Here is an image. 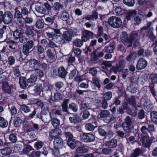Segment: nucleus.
I'll use <instances>...</instances> for the list:
<instances>
[{
  "mask_svg": "<svg viewBox=\"0 0 157 157\" xmlns=\"http://www.w3.org/2000/svg\"><path fill=\"white\" fill-rule=\"evenodd\" d=\"M88 149L87 147L84 146H79L76 149L77 152L79 154L86 153L88 151Z\"/></svg>",
  "mask_w": 157,
  "mask_h": 157,
  "instance_id": "27",
  "label": "nucleus"
},
{
  "mask_svg": "<svg viewBox=\"0 0 157 157\" xmlns=\"http://www.w3.org/2000/svg\"><path fill=\"white\" fill-rule=\"evenodd\" d=\"M136 53L134 52L131 53L126 58L127 61L131 62L134 60L136 57Z\"/></svg>",
  "mask_w": 157,
  "mask_h": 157,
  "instance_id": "36",
  "label": "nucleus"
},
{
  "mask_svg": "<svg viewBox=\"0 0 157 157\" xmlns=\"http://www.w3.org/2000/svg\"><path fill=\"white\" fill-rule=\"evenodd\" d=\"M40 67V64L38 61L35 59L30 60V67L35 70H38Z\"/></svg>",
  "mask_w": 157,
  "mask_h": 157,
  "instance_id": "18",
  "label": "nucleus"
},
{
  "mask_svg": "<svg viewBox=\"0 0 157 157\" xmlns=\"http://www.w3.org/2000/svg\"><path fill=\"white\" fill-rule=\"evenodd\" d=\"M103 127H99L98 128V132L99 134L102 136H105L107 135V132L105 131Z\"/></svg>",
  "mask_w": 157,
  "mask_h": 157,
  "instance_id": "56",
  "label": "nucleus"
},
{
  "mask_svg": "<svg viewBox=\"0 0 157 157\" xmlns=\"http://www.w3.org/2000/svg\"><path fill=\"white\" fill-rule=\"evenodd\" d=\"M99 62L100 63H101V64L107 67H110L112 66V63L110 61H102L101 60H99Z\"/></svg>",
  "mask_w": 157,
  "mask_h": 157,
  "instance_id": "57",
  "label": "nucleus"
},
{
  "mask_svg": "<svg viewBox=\"0 0 157 157\" xmlns=\"http://www.w3.org/2000/svg\"><path fill=\"white\" fill-rule=\"evenodd\" d=\"M142 126L140 128V131L142 134L143 135H146L148 132L147 128V123H142Z\"/></svg>",
  "mask_w": 157,
  "mask_h": 157,
  "instance_id": "29",
  "label": "nucleus"
},
{
  "mask_svg": "<svg viewBox=\"0 0 157 157\" xmlns=\"http://www.w3.org/2000/svg\"><path fill=\"white\" fill-rule=\"evenodd\" d=\"M141 103L143 104L144 109L147 111L151 110L152 108L151 105L150 104V101L148 98L147 96L144 95L141 99Z\"/></svg>",
  "mask_w": 157,
  "mask_h": 157,
  "instance_id": "4",
  "label": "nucleus"
},
{
  "mask_svg": "<svg viewBox=\"0 0 157 157\" xmlns=\"http://www.w3.org/2000/svg\"><path fill=\"white\" fill-rule=\"evenodd\" d=\"M36 26L38 29H42L44 27V24L41 20H38L36 23Z\"/></svg>",
  "mask_w": 157,
  "mask_h": 157,
  "instance_id": "61",
  "label": "nucleus"
},
{
  "mask_svg": "<svg viewBox=\"0 0 157 157\" xmlns=\"http://www.w3.org/2000/svg\"><path fill=\"white\" fill-rule=\"evenodd\" d=\"M100 117L101 118H104L103 121L106 123H109L111 121L110 117V113L107 110H105L101 111L99 114Z\"/></svg>",
  "mask_w": 157,
  "mask_h": 157,
  "instance_id": "7",
  "label": "nucleus"
},
{
  "mask_svg": "<svg viewBox=\"0 0 157 157\" xmlns=\"http://www.w3.org/2000/svg\"><path fill=\"white\" fill-rule=\"evenodd\" d=\"M10 140L12 143H15L17 140V136L13 134H10L9 136Z\"/></svg>",
  "mask_w": 157,
  "mask_h": 157,
  "instance_id": "60",
  "label": "nucleus"
},
{
  "mask_svg": "<svg viewBox=\"0 0 157 157\" xmlns=\"http://www.w3.org/2000/svg\"><path fill=\"white\" fill-rule=\"evenodd\" d=\"M54 41H55L56 42L61 44H64L66 43L64 38H63L61 36H58V35H57Z\"/></svg>",
  "mask_w": 157,
  "mask_h": 157,
  "instance_id": "40",
  "label": "nucleus"
},
{
  "mask_svg": "<svg viewBox=\"0 0 157 157\" xmlns=\"http://www.w3.org/2000/svg\"><path fill=\"white\" fill-rule=\"evenodd\" d=\"M94 35V34L92 32L87 30H84L82 33V40L84 42H86L89 38H91Z\"/></svg>",
  "mask_w": 157,
  "mask_h": 157,
  "instance_id": "9",
  "label": "nucleus"
},
{
  "mask_svg": "<svg viewBox=\"0 0 157 157\" xmlns=\"http://www.w3.org/2000/svg\"><path fill=\"white\" fill-rule=\"evenodd\" d=\"M108 21L110 26L114 29L120 28L122 24L121 19L119 17L114 16L109 17Z\"/></svg>",
  "mask_w": 157,
  "mask_h": 157,
  "instance_id": "1",
  "label": "nucleus"
},
{
  "mask_svg": "<svg viewBox=\"0 0 157 157\" xmlns=\"http://www.w3.org/2000/svg\"><path fill=\"white\" fill-rule=\"evenodd\" d=\"M98 18V12L94 10L92 11L91 15L87 16L86 17L85 19L87 20L94 21L97 20Z\"/></svg>",
  "mask_w": 157,
  "mask_h": 157,
  "instance_id": "19",
  "label": "nucleus"
},
{
  "mask_svg": "<svg viewBox=\"0 0 157 157\" xmlns=\"http://www.w3.org/2000/svg\"><path fill=\"white\" fill-rule=\"evenodd\" d=\"M149 29L150 30L148 31L147 36L151 41H153L155 40L156 37L151 31V29H153V28L151 27Z\"/></svg>",
  "mask_w": 157,
  "mask_h": 157,
  "instance_id": "35",
  "label": "nucleus"
},
{
  "mask_svg": "<svg viewBox=\"0 0 157 157\" xmlns=\"http://www.w3.org/2000/svg\"><path fill=\"white\" fill-rule=\"evenodd\" d=\"M0 82L2 84V89L5 92L8 94L11 93L13 89V86L9 85L6 82V77L3 75L0 76Z\"/></svg>",
  "mask_w": 157,
  "mask_h": 157,
  "instance_id": "2",
  "label": "nucleus"
},
{
  "mask_svg": "<svg viewBox=\"0 0 157 157\" xmlns=\"http://www.w3.org/2000/svg\"><path fill=\"white\" fill-rule=\"evenodd\" d=\"M61 130L59 128H56L52 130L49 133V136L51 137H55L60 135L61 133Z\"/></svg>",
  "mask_w": 157,
  "mask_h": 157,
  "instance_id": "20",
  "label": "nucleus"
},
{
  "mask_svg": "<svg viewBox=\"0 0 157 157\" xmlns=\"http://www.w3.org/2000/svg\"><path fill=\"white\" fill-rule=\"evenodd\" d=\"M82 140L84 142H90L93 141L95 139V137L90 134H83L82 137Z\"/></svg>",
  "mask_w": 157,
  "mask_h": 157,
  "instance_id": "13",
  "label": "nucleus"
},
{
  "mask_svg": "<svg viewBox=\"0 0 157 157\" xmlns=\"http://www.w3.org/2000/svg\"><path fill=\"white\" fill-rule=\"evenodd\" d=\"M43 6L48 12L51 10L52 9V6L49 5L48 1H47L44 3Z\"/></svg>",
  "mask_w": 157,
  "mask_h": 157,
  "instance_id": "62",
  "label": "nucleus"
},
{
  "mask_svg": "<svg viewBox=\"0 0 157 157\" xmlns=\"http://www.w3.org/2000/svg\"><path fill=\"white\" fill-rule=\"evenodd\" d=\"M151 121L154 123L157 124V111H155L150 113Z\"/></svg>",
  "mask_w": 157,
  "mask_h": 157,
  "instance_id": "31",
  "label": "nucleus"
},
{
  "mask_svg": "<svg viewBox=\"0 0 157 157\" xmlns=\"http://www.w3.org/2000/svg\"><path fill=\"white\" fill-rule=\"evenodd\" d=\"M52 125L54 127H57L60 124V121L56 118H53L51 120Z\"/></svg>",
  "mask_w": 157,
  "mask_h": 157,
  "instance_id": "54",
  "label": "nucleus"
},
{
  "mask_svg": "<svg viewBox=\"0 0 157 157\" xmlns=\"http://www.w3.org/2000/svg\"><path fill=\"white\" fill-rule=\"evenodd\" d=\"M67 142L68 145L71 148L73 149L75 147L76 144L75 139H73L70 140H67Z\"/></svg>",
  "mask_w": 157,
  "mask_h": 157,
  "instance_id": "34",
  "label": "nucleus"
},
{
  "mask_svg": "<svg viewBox=\"0 0 157 157\" xmlns=\"http://www.w3.org/2000/svg\"><path fill=\"white\" fill-rule=\"evenodd\" d=\"M65 136L67 140H70L74 138L73 135L71 132H65L64 133Z\"/></svg>",
  "mask_w": 157,
  "mask_h": 157,
  "instance_id": "59",
  "label": "nucleus"
},
{
  "mask_svg": "<svg viewBox=\"0 0 157 157\" xmlns=\"http://www.w3.org/2000/svg\"><path fill=\"white\" fill-rule=\"evenodd\" d=\"M63 36L65 41H70L72 40V35L68 31L64 32Z\"/></svg>",
  "mask_w": 157,
  "mask_h": 157,
  "instance_id": "23",
  "label": "nucleus"
},
{
  "mask_svg": "<svg viewBox=\"0 0 157 157\" xmlns=\"http://www.w3.org/2000/svg\"><path fill=\"white\" fill-rule=\"evenodd\" d=\"M23 31L21 28H19L15 31L13 33V36L15 40L19 39L23 36Z\"/></svg>",
  "mask_w": 157,
  "mask_h": 157,
  "instance_id": "17",
  "label": "nucleus"
},
{
  "mask_svg": "<svg viewBox=\"0 0 157 157\" xmlns=\"http://www.w3.org/2000/svg\"><path fill=\"white\" fill-rule=\"evenodd\" d=\"M42 86L40 84L37 85L33 90V94H39L41 90Z\"/></svg>",
  "mask_w": 157,
  "mask_h": 157,
  "instance_id": "42",
  "label": "nucleus"
},
{
  "mask_svg": "<svg viewBox=\"0 0 157 157\" xmlns=\"http://www.w3.org/2000/svg\"><path fill=\"white\" fill-rule=\"evenodd\" d=\"M50 29V28H48L46 30V34L47 36L49 39H52V40H55L57 35H60L62 34L61 31H63V30L64 29V28H62L60 29H58L52 28V29L53 31L50 32L49 29Z\"/></svg>",
  "mask_w": 157,
  "mask_h": 157,
  "instance_id": "3",
  "label": "nucleus"
},
{
  "mask_svg": "<svg viewBox=\"0 0 157 157\" xmlns=\"http://www.w3.org/2000/svg\"><path fill=\"white\" fill-rule=\"evenodd\" d=\"M131 125L126 123H123L122 126L124 131L126 133H129L131 130Z\"/></svg>",
  "mask_w": 157,
  "mask_h": 157,
  "instance_id": "32",
  "label": "nucleus"
},
{
  "mask_svg": "<svg viewBox=\"0 0 157 157\" xmlns=\"http://www.w3.org/2000/svg\"><path fill=\"white\" fill-rule=\"evenodd\" d=\"M132 154L135 157H138L139 155H142L143 152L142 150L140 148H138L134 150Z\"/></svg>",
  "mask_w": 157,
  "mask_h": 157,
  "instance_id": "41",
  "label": "nucleus"
},
{
  "mask_svg": "<svg viewBox=\"0 0 157 157\" xmlns=\"http://www.w3.org/2000/svg\"><path fill=\"white\" fill-rule=\"evenodd\" d=\"M140 37V35L136 32L132 33L129 37V39L131 40V44H132V41L137 40Z\"/></svg>",
  "mask_w": 157,
  "mask_h": 157,
  "instance_id": "26",
  "label": "nucleus"
},
{
  "mask_svg": "<svg viewBox=\"0 0 157 157\" xmlns=\"http://www.w3.org/2000/svg\"><path fill=\"white\" fill-rule=\"evenodd\" d=\"M126 64V62L123 60H120L117 65V68L118 70L121 71L124 68Z\"/></svg>",
  "mask_w": 157,
  "mask_h": 157,
  "instance_id": "37",
  "label": "nucleus"
},
{
  "mask_svg": "<svg viewBox=\"0 0 157 157\" xmlns=\"http://www.w3.org/2000/svg\"><path fill=\"white\" fill-rule=\"evenodd\" d=\"M46 52L48 59L51 62L55 61L57 56L53 51L49 49L46 51Z\"/></svg>",
  "mask_w": 157,
  "mask_h": 157,
  "instance_id": "11",
  "label": "nucleus"
},
{
  "mask_svg": "<svg viewBox=\"0 0 157 157\" xmlns=\"http://www.w3.org/2000/svg\"><path fill=\"white\" fill-rule=\"evenodd\" d=\"M137 14L136 10H133L127 12L126 14V18L128 20H131Z\"/></svg>",
  "mask_w": 157,
  "mask_h": 157,
  "instance_id": "24",
  "label": "nucleus"
},
{
  "mask_svg": "<svg viewBox=\"0 0 157 157\" xmlns=\"http://www.w3.org/2000/svg\"><path fill=\"white\" fill-rule=\"evenodd\" d=\"M95 125L91 123H87L85 125V128L88 130L92 131L93 130L95 127Z\"/></svg>",
  "mask_w": 157,
  "mask_h": 157,
  "instance_id": "47",
  "label": "nucleus"
},
{
  "mask_svg": "<svg viewBox=\"0 0 157 157\" xmlns=\"http://www.w3.org/2000/svg\"><path fill=\"white\" fill-rule=\"evenodd\" d=\"M19 84L21 88L23 89L25 88L27 85V84L24 77H21L19 78Z\"/></svg>",
  "mask_w": 157,
  "mask_h": 157,
  "instance_id": "25",
  "label": "nucleus"
},
{
  "mask_svg": "<svg viewBox=\"0 0 157 157\" xmlns=\"http://www.w3.org/2000/svg\"><path fill=\"white\" fill-rule=\"evenodd\" d=\"M55 19V16L48 17L45 18V21L47 23L50 25H51L53 24L55 25L56 24L54 22Z\"/></svg>",
  "mask_w": 157,
  "mask_h": 157,
  "instance_id": "28",
  "label": "nucleus"
},
{
  "mask_svg": "<svg viewBox=\"0 0 157 157\" xmlns=\"http://www.w3.org/2000/svg\"><path fill=\"white\" fill-rule=\"evenodd\" d=\"M124 3L128 6H133L135 4L134 0H123Z\"/></svg>",
  "mask_w": 157,
  "mask_h": 157,
  "instance_id": "45",
  "label": "nucleus"
},
{
  "mask_svg": "<svg viewBox=\"0 0 157 157\" xmlns=\"http://www.w3.org/2000/svg\"><path fill=\"white\" fill-rule=\"evenodd\" d=\"M105 145L109 148H115L117 146V140L115 139H112L105 143Z\"/></svg>",
  "mask_w": 157,
  "mask_h": 157,
  "instance_id": "15",
  "label": "nucleus"
},
{
  "mask_svg": "<svg viewBox=\"0 0 157 157\" xmlns=\"http://www.w3.org/2000/svg\"><path fill=\"white\" fill-rule=\"evenodd\" d=\"M69 119L70 122L74 124H76L79 121V118L78 115L73 114L69 117Z\"/></svg>",
  "mask_w": 157,
  "mask_h": 157,
  "instance_id": "22",
  "label": "nucleus"
},
{
  "mask_svg": "<svg viewBox=\"0 0 157 157\" xmlns=\"http://www.w3.org/2000/svg\"><path fill=\"white\" fill-rule=\"evenodd\" d=\"M83 41L82 40L79 39H76L73 41V45L77 47H80L83 45Z\"/></svg>",
  "mask_w": 157,
  "mask_h": 157,
  "instance_id": "30",
  "label": "nucleus"
},
{
  "mask_svg": "<svg viewBox=\"0 0 157 157\" xmlns=\"http://www.w3.org/2000/svg\"><path fill=\"white\" fill-rule=\"evenodd\" d=\"M58 73L60 77L64 78L66 77L67 72L64 68L63 67H61L58 69Z\"/></svg>",
  "mask_w": 157,
  "mask_h": 157,
  "instance_id": "21",
  "label": "nucleus"
},
{
  "mask_svg": "<svg viewBox=\"0 0 157 157\" xmlns=\"http://www.w3.org/2000/svg\"><path fill=\"white\" fill-rule=\"evenodd\" d=\"M103 28L101 26H98V32L96 37H101L103 35Z\"/></svg>",
  "mask_w": 157,
  "mask_h": 157,
  "instance_id": "48",
  "label": "nucleus"
},
{
  "mask_svg": "<svg viewBox=\"0 0 157 157\" xmlns=\"http://www.w3.org/2000/svg\"><path fill=\"white\" fill-rule=\"evenodd\" d=\"M29 43H27V44L24 45L23 47V52L25 55H27L29 54Z\"/></svg>",
  "mask_w": 157,
  "mask_h": 157,
  "instance_id": "51",
  "label": "nucleus"
},
{
  "mask_svg": "<svg viewBox=\"0 0 157 157\" xmlns=\"http://www.w3.org/2000/svg\"><path fill=\"white\" fill-rule=\"evenodd\" d=\"M60 18L63 21H66L67 23L68 24H71L72 23L71 17L67 11H62L60 13Z\"/></svg>",
  "mask_w": 157,
  "mask_h": 157,
  "instance_id": "6",
  "label": "nucleus"
},
{
  "mask_svg": "<svg viewBox=\"0 0 157 157\" xmlns=\"http://www.w3.org/2000/svg\"><path fill=\"white\" fill-rule=\"evenodd\" d=\"M8 124V121L2 117H0V126L2 128L6 127Z\"/></svg>",
  "mask_w": 157,
  "mask_h": 157,
  "instance_id": "38",
  "label": "nucleus"
},
{
  "mask_svg": "<svg viewBox=\"0 0 157 157\" xmlns=\"http://www.w3.org/2000/svg\"><path fill=\"white\" fill-rule=\"evenodd\" d=\"M21 123L22 121L20 117H15L13 121V124L15 127H19L21 125Z\"/></svg>",
  "mask_w": 157,
  "mask_h": 157,
  "instance_id": "33",
  "label": "nucleus"
},
{
  "mask_svg": "<svg viewBox=\"0 0 157 157\" xmlns=\"http://www.w3.org/2000/svg\"><path fill=\"white\" fill-rule=\"evenodd\" d=\"M8 63L10 65H13L15 61V59L14 57L12 56H9L8 59Z\"/></svg>",
  "mask_w": 157,
  "mask_h": 157,
  "instance_id": "64",
  "label": "nucleus"
},
{
  "mask_svg": "<svg viewBox=\"0 0 157 157\" xmlns=\"http://www.w3.org/2000/svg\"><path fill=\"white\" fill-rule=\"evenodd\" d=\"M151 82L152 83H155L157 82V74L155 73H152L150 76Z\"/></svg>",
  "mask_w": 157,
  "mask_h": 157,
  "instance_id": "53",
  "label": "nucleus"
},
{
  "mask_svg": "<svg viewBox=\"0 0 157 157\" xmlns=\"http://www.w3.org/2000/svg\"><path fill=\"white\" fill-rule=\"evenodd\" d=\"M63 141L60 137L56 138L54 141V145L55 148H61L63 145Z\"/></svg>",
  "mask_w": 157,
  "mask_h": 157,
  "instance_id": "14",
  "label": "nucleus"
},
{
  "mask_svg": "<svg viewBox=\"0 0 157 157\" xmlns=\"http://www.w3.org/2000/svg\"><path fill=\"white\" fill-rule=\"evenodd\" d=\"M147 65V61L144 59L141 58L137 61L136 68L137 70H141L145 68Z\"/></svg>",
  "mask_w": 157,
  "mask_h": 157,
  "instance_id": "10",
  "label": "nucleus"
},
{
  "mask_svg": "<svg viewBox=\"0 0 157 157\" xmlns=\"http://www.w3.org/2000/svg\"><path fill=\"white\" fill-rule=\"evenodd\" d=\"M139 143L144 147H149L151 145V141L150 140L149 137L146 136L141 137Z\"/></svg>",
  "mask_w": 157,
  "mask_h": 157,
  "instance_id": "8",
  "label": "nucleus"
},
{
  "mask_svg": "<svg viewBox=\"0 0 157 157\" xmlns=\"http://www.w3.org/2000/svg\"><path fill=\"white\" fill-rule=\"evenodd\" d=\"M35 9L36 11L39 13L44 14L46 12L45 9L38 6H35Z\"/></svg>",
  "mask_w": 157,
  "mask_h": 157,
  "instance_id": "50",
  "label": "nucleus"
},
{
  "mask_svg": "<svg viewBox=\"0 0 157 157\" xmlns=\"http://www.w3.org/2000/svg\"><path fill=\"white\" fill-rule=\"evenodd\" d=\"M54 97L56 101L61 100L63 98V96L62 94L59 92L55 93Z\"/></svg>",
  "mask_w": 157,
  "mask_h": 157,
  "instance_id": "58",
  "label": "nucleus"
},
{
  "mask_svg": "<svg viewBox=\"0 0 157 157\" xmlns=\"http://www.w3.org/2000/svg\"><path fill=\"white\" fill-rule=\"evenodd\" d=\"M121 41L124 43L125 45L128 47H131L132 46L131 44V41L129 39V37L128 38V35L125 32H122L120 36Z\"/></svg>",
  "mask_w": 157,
  "mask_h": 157,
  "instance_id": "5",
  "label": "nucleus"
},
{
  "mask_svg": "<svg viewBox=\"0 0 157 157\" xmlns=\"http://www.w3.org/2000/svg\"><path fill=\"white\" fill-rule=\"evenodd\" d=\"M43 142L41 141L36 142L34 144V148L36 150H38L41 148L43 146Z\"/></svg>",
  "mask_w": 157,
  "mask_h": 157,
  "instance_id": "49",
  "label": "nucleus"
},
{
  "mask_svg": "<svg viewBox=\"0 0 157 157\" xmlns=\"http://www.w3.org/2000/svg\"><path fill=\"white\" fill-rule=\"evenodd\" d=\"M125 137L126 139L127 142L129 144H132L136 142L135 138L133 136H131L128 138H127V136H125Z\"/></svg>",
  "mask_w": 157,
  "mask_h": 157,
  "instance_id": "52",
  "label": "nucleus"
},
{
  "mask_svg": "<svg viewBox=\"0 0 157 157\" xmlns=\"http://www.w3.org/2000/svg\"><path fill=\"white\" fill-rule=\"evenodd\" d=\"M11 151L12 150L10 148L6 147L1 150V153L3 155H9Z\"/></svg>",
  "mask_w": 157,
  "mask_h": 157,
  "instance_id": "39",
  "label": "nucleus"
},
{
  "mask_svg": "<svg viewBox=\"0 0 157 157\" xmlns=\"http://www.w3.org/2000/svg\"><path fill=\"white\" fill-rule=\"evenodd\" d=\"M112 92L110 91L105 93L103 95V100H105L106 101L110 100L112 97Z\"/></svg>",
  "mask_w": 157,
  "mask_h": 157,
  "instance_id": "43",
  "label": "nucleus"
},
{
  "mask_svg": "<svg viewBox=\"0 0 157 157\" xmlns=\"http://www.w3.org/2000/svg\"><path fill=\"white\" fill-rule=\"evenodd\" d=\"M53 6L56 10H59L63 7V5L59 2H56L54 3Z\"/></svg>",
  "mask_w": 157,
  "mask_h": 157,
  "instance_id": "55",
  "label": "nucleus"
},
{
  "mask_svg": "<svg viewBox=\"0 0 157 157\" xmlns=\"http://www.w3.org/2000/svg\"><path fill=\"white\" fill-rule=\"evenodd\" d=\"M69 107L74 112H76L78 109L77 105L75 103H71L69 105Z\"/></svg>",
  "mask_w": 157,
  "mask_h": 157,
  "instance_id": "44",
  "label": "nucleus"
},
{
  "mask_svg": "<svg viewBox=\"0 0 157 157\" xmlns=\"http://www.w3.org/2000/svg\"><path fill=\"white\" fill-rule=\"evenodd\" d=\"M112 152V150L110 148H103L102 150V153L106 155L110 154Z\"/></svg>",
  "mask_w": 157,
  "mask_h": 157,
  "instance_id": "63",
  "label": "nucleus"
},
{
  "mask_svg": "<svg viewBox=\"0 0 157 157\" xmlns=\"http://www.w3.org/2000/svg\"><path fill=\"white\" fill-rule=\"evenodd\" d=\"M47 90H45L46 92L45 93L46 97L49 99L51 98L52 96V92L51 89L48 86L47 87Z\"/></svg>",
  "mask_w": 157,
  "mask_h": 157,
  "instance_id": "46",
  "label": "nucleus"
},
{
  "mask_svg": "<svg viewBox=\"0 0 157 157\" xmlns=\"http://www.w3.org/2000/svg\"><path fill=\"white\" fill-rule=\"evenodd\" d=\"M104 53L102 52H97L96 51H93L91 54V56L94 61L98 59V58L102 57L104 56Z\"/></svg>",
  "mask_w": 157,
  "mask_h": 157,
  "instance_id": "16",
  "label": "nucleus"
},
{
  "mask_svg": "<svg viewBox=\"0 0 157 157\" xmlns=\"http://www.w3.org/2000/svg\"><path fill=\"white\" fill-rule=\"evenodd\" d=\"M13 16L10 12L7 11L4 14V23L6 24H9L12 20Z\"/></svg>",
  "mask_w": 157,
  "mask_h": 157,
  "instance_id": "12",
  "label": "nucleus"
}]
</instances>
